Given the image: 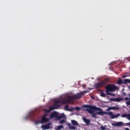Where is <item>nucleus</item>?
I'll return each instance as SVG.
<instances>
[{
	"instance_id": "1",
	"label": "nucleus",
	"mask_w": 130,
	"mask_h": 130,
	"mask_svg": "<svg viewBox=\"0 0 130 130\" xmlns=\"http://www.w3.org/2000/svg\"><path fill=\"white\" fill-rule=\"evenodd\" d=\"M85 108H87L86 109V111L88 112V113H90V114H92L93 116H96V114L93 113L94 112V111L95 110H99V111L96 112L97 114L98 115H103L104 114H108L111 116V119H113L114 118H117L119 116H120V114L118 113L116 115L113 114V113L112 112H104L102 111V109L100 108H97L94 106H91L90 105H84L83 106Z\"/></svg>"
},
{
	"instance_id": "2",
	"label": "nucleus",
	"mask_w": 130,
	"mask_h": 130,
	"mask_svg": "<svg viewBox=\"0 0 130 130\" xmlns=\"http://www.w3.org/2000/svg\"><path fill=\"white\" fill-rule=\"evenodd\" d=\"M87 93L86 91H81L77 94H74L73 95H68L66 99H62V104H68V103H72L73 100L81 99L84 94Z\"/></svg>"
},
{
	"instance_id": "3",
	"label": "nucleus",
	"mask_w": 130,
	"mask_h": 130,
	"mask_svg": "<svg viewBox=\"0 0 130 130\" xmlns=\"http://www.w3.org/2000/svg\"><path fill=\"white\" fill-rule=\"evenodd\" d=\"M105 89L107 95H111V93L109 92H115L116 90H118V87L114 84H108V85L105 87Z\"/></svg>"
},
{
	"instance_id": "4",
	"label": "nucleus",
	"mask_w": 130,
	"mask_h": 130,
	"mask_svg": "<svg viewBox=\"0 0 130 130\" xmlns=\"http://www.w3.org/2000/svg\"><path fill=\"white\" fill-rule=\"evenodd\" d=\"M109 81V80H108V79H105L102 81H100L98 83L95 84V87L96 88H101V87H102V86H103L104 85H106V84L108 83Z\"/></svg>"
},
{
	"instance_id": "5",
	"label": "nucleus",
	"mask_w": 130,
	"mask_h": 130,
	"mask_svg": "<svg viewBox=\"0 0 130 130\" xmlns=\"http://www.w3.org/2000/svg\"><path fill=\"white\" fill-rule=\"evenodd\" d=\"M127 83L130 84L129 79H124L123 81H122V80L121 79H119L117 81V84H118V85H121L122 84H124L125 85L127 84Z\"/></svg>"
},
{
	"instance_id": "6",
	"label": "nucleus",
	"mask_w": 130,
	"mask_h": 130,
	"mask_svg": "<svg viewBox=\"0 0 130 130\" xmlns=\"http://www.w3.org/2000/svg\"><path fill=\"white\" fill-rule=\"evenodd\" d=\"M58 117V113L57 112L54 111L52 113H51L50 115V119H52V118H55V120H56L57 117Z\"/></svg>"
},
{
	"instance_id": "7",
	"label": "nucleus",
	"mask_w": 130,
	"mask_h": 130,
	"mask_svg": "<svg viewBox=\"0 0 130 130\" xmlns=\"http://www.w3.org/2000/svg\"><path fill=\"white\" fill-rule=\"evenodd\" d=\"M49 121V119L46 118L45 117H42V121H38L36 122V124H39V123H46V122H48Z\"/></svg>"
},
{
	"instance_id": "8",
	"label": "nucleus",
	"mask_w": 130,
	"mask_h": 130,
	"mask_svg": "<svg viewBox=\"0 0 130 130\" xmlns=\"http://www.w3.org/2000/svg\"><path fill=\"white\" fill-rule=\"evenodd\" d=\"M62 104V100H57L54 102V106L56 107V109L58 108V107H60Z\"/></svg>"
},
{
	"instance_id": "9",
	"label": "nucleus",
	"mask_w": 130,
	"mask_h": 130,
	"mask_svg": "<svg viewBox=\"0 0 130 130\" xmlns=\"http://www.w3.org/2000/svg\"><path fill=\"white\" fill-rule=\"evenodd\" d=\"M110 101H113L114 102H120V101H122V100H123V99L122 98H112L110 99Z\"/></svg>"
},
{
	"instance_id": "10",
	"label": "nucleus",
	"mask_w": 130,
	"mask_h": 130,
	"mask_svg": "<svg viewBox=\"0 0 130 130\" xmlns=\"http://www.w3.org/2000/svg\"><path fill=\"white\" fill-rule=\"evenodd\" d=\"M123 123L122 122H117V123H112V126H121V125H123Z\"/></svg>"
},
{
	"instance_id": "11",
	"label": "nucleus",
	"mask_w": 130,
	"mask_h": 130,
	"mask_svg": "<svg viewBox=\"0 0 130 130\" xmlns=\"http://www.w3.org/2000/svg\"><path fill=\"white\" fill-rule=\"evenodd\" d=\"M50 125H51V123H49L46 125H42V127L43 129H49V128H50Z\"/></svg>"
},
{
	"instance_id": "12",
	"label": "nucleus",
	"mask_w": 130,
	"mask_h": 130,
	"mask_svg": "<svg viewBox=\"0 0 130 130\" xmlns=\"http://www.w3.org/2000/svg\"><path fill=\"white\" fill-rule=\"evenodd\" d=\"M61 118H66V115L64 113H61L59 116H58L56 120H59L61 119Z\"/></svg>"
},
{
	"instance_id": "13",
	"label": "nucleus",
	"mask_w": 130,
	"mask_h": 130,
	"mask_svg": "<svg viewBox=\"0 0 130 130\" xmlns=\"http://www.w3.org/2000/svg\"><path fill=\"white\" fill-rule=\"evenodd\" d=\"M83 121H84V122H85V123L87 125H89V124H90V122H91V121L89 119H88L86 118L85 117L83 118Z\"/></svg>"
},
{
	"instance_id": "14",
	"label": "nucleus",
	"mask_w": 130,
	"mask_h": 130,
	"mask_svg": "<svg viewBox=\"0 0 130 130\" xmlns=\"http://www.w3.org/2000/svg\"><path fill=\"white\" fill-rule=\"evenodd\" d=\"M71 122L73 125H76V126L79 125V123H78V122L75 120H72Z\"/></svg>"
},
{
	"instance_id": "15",
	"label": "nucleus",
	"mask_w": 130,
	"mask_h": 130,
	"mask_svg": "<svg viewBox=\"0 0 130 130\" xmlns=\"http://www.w3.org/2000/svg\"><path fill=\"white\" fill-rule=\"evenodd\" d=\"M68 125L70 129H76V127L72 126V124L71 123H69L68 124Z\"/></svg>"
},
{
	"instance_id": "16",
	"label": "nucleus",
	"mask_w": 130,
	"mask_h": 130,
	"mask_svg": "<svg viewBox=\"0 0 130 130\" xmlns=\"http://www.w3.org/2000/svg\"><path fill=\"white\" fill-rule=\"evenodd\" d=\"M29 117L31 119H34V116H35V113L33 112L29 114Z\"/></svg>"
},
{
	"instance_id": "17",
	"label": "nucleus",
	"mask_w": 130,
	"mask_h": 130,
	"mask_svg": "<svg viewBox=\"0 0 130 130\" xmlns=\"http://www.w3.org/2000/svg\"><path fill=\"white\" fill-rule=\"evenodd\" d=\"M54 109H57L55 106H54V105L53 106H51L50 107V111H52V110H54Z\"/></svg>"
},
{
	"instance_id": "18",
	"label": "nucleus",
	"mask_w": 130,
	"mask_h": 130,
	"mask_svg": "<svg viewBox=\"0 0 130 130\" xmlns=\"http://www.w3.org/2000/svg\"><path fill=\"white\" fill-rule=\"evenodd\" d=\"M69 109L70 106H69V105H66L64 108V110H66V111H69Z\"/></svg>"
},
{
	"instance_id": "19",
	"label": "nucleus",
	"mask_w": 130,
	"mask_h": 130,
	"mask_svg": "<svg viewBox=\"0 0 130 130\" xmlns=\"http://www.w3.org/2000/svg\"><path fill=\"white\" fill-rule=\"evenodd\" d=\"M64 122H66V120L62 119L59 121V123H60V124H63V123H64Z\"/></svg>"
},
{
	"instance_id": "20",
	"label": "nucleus",
	"mask_w": 130,
	"mask_h": 130,
	"mask_svg": "<svg viewBox=\"0 0 130 130\" xmlns=\"http://www.w3.org/2000/svg\"><path fill=\"white\" fill-rule=\"evenodd\" d=\"M112 110H119V108L116 107H112Z\"/></svg>"
},
{
	"instance_id": "21",
	"label": "nucleus",
	"mask_w": 130,
	"mask_h": 130,
	"mask_svg": "<svg viewBox=\"0 0 130 130\" xmlns=\"http://www.w3.org/2000/svg\"><path fill=\"white\" fill-rule=\"evenodd\" d=\"M129 115L128 114H123L121 116V117H126V116H129Z\"/></svg>"
},
{
	"instance_id": "22",
	"label": "nucleus",
	"mask_w": 130,
	"mask_h": 130,
	"mask_svg": "<svg viewBox=\"0 0 130 130\" xmlns=\"http://www.w3.org/2000/svg\"><path fill=\"white\" fill-rule=\"evenodd\" d=\"M74 110H75V108L71 107L69 110H68V111H74Z\"/></svg>"
},
{
	"instance_id": "23",
	"label": "nucleus",
	"mask_w": 130,
	"mask_h": 130,
	"mask_svg": "<svg viewBox=\"0 0 130 130\" xmlns=\"http://www.w3.org/2000/svg\"><path fill=\"white\" fill-rule=\"evenodd\" d=\"M47 116H48V113H45V114L43 115V116L42 117L46 118Z\"/></svg>"
},
{
	"instance_id": "24",
	"label": "nucleus",
	"mask_w": 130,
	"mask_h": 130,
	"mask_svg": "<svg viewBox=\"0 0 130 130\" xmlns=\"http://www.w3.org/2000/svg\"><path fill=\"white\" fill-rule=\"evenodd\" d=\"M101 96L102 97H105V96H106V94H105V93H104L103 92H101Z\"/></svg>"
},
{
	"instance_id": "25",
	"label": "nucleus",
	"mask_w": 130,
	"mask_h": 130,
	"mask_svg": "<svg viewBox=\"0 0 130 130\" xmlns=\"http://www.w3.org/2000/svg\"><path fill=\"white\" fill-rule=\"evenodd\" d=\"M81 110V108L79 107H76V108H74V110Z\"/></svg>"
},
{
	"instance_id": "26",
	"label": "nucleus",
	"mask_w": 130,
	"mask_h": 130,
	"mask_svg": "<svg viewBox=\"0 0 130 130\" xmlns=\"http://www.w3.org/2000/svg\"><path fill=\"white\" fill-rule=\"evenodd\" d=\"M44 111H45L47 113H49V112H50L51 111H50V110L49 109V110L45 109Z\"/></svg>"
},
{
	"instance_id": "27",
	"label": "nucleus",
	"mask_w": 130,
	"mask_h": 130,
	"mask_svg": "<svg viewBox=\"0 0 130 130\" xmlns=\"http://www.w3.org/2000/svg\"><path fill=\"white\" fill-rule=\"evenodd\" d=\"M126 104L127 106H129V105H130V101H128L126 102Z\"/></svg>"
},
{
	"instance_id": "28",
	"label": "nucleus",
	"mask_w": 130,
	"mask_h": 130,
	"mask_svg": "<svg viewBox=\"0 0 130 130\" xmlns=\"http://www.w3.org/2000/svg\"><path fill=\"white\" fill-rule=\"evenodd\" d=\"M101 128L102 130H105V129H106V128L105 127H103V126H102L101 127Z\"/></svg>"
},
{
	"instance_id": "29",
	"label": "nucleus",
	"mask_w": 130,
	"mask_h": 130,
	"mask_svg": "<svg viewBox=\"0 0 130 130\" xmlns=\"http://www.w3.org/2000/svg\"><path fill=\"white\" fill-rule=\"evenodd\" d=\"M125 125H126L127 126H129L130 122L126 123H125Z\"/></svg>"
},
{
	"instance_id": "30",
	"label": "nucleus",
	"mask_w": 130,
	"mask_h": 130,
	"mask_svg": "<svg viewBox=\"0 0 130 130\" xmlns=\"http://www.w3.org/2000/svg\"><path fill=\"white\" fill-rule=\"evenodd\" d=\"M127 77H129V76L127 75H124L122 76L123 79H124V78H126Z\"/></svg>"
},
{
	"instance_id": "31",
	"label": "nucleus",
	"mask_w": 130,
	"mask_h": 130,
	"mask_svg": "<svg viewBox=\"0 0 130 130\" xmlns=\"http://www.w3.org/2000/svg\"><path fill=\"white\" fill-rule=\"evenodd\" d=\"M129 99H130L129 98H125L124 99V100H125V101H126V100H129Z\"/></svg>"
},
{
	"instance_id": "32",
	"label": "nucleus",
	"mask_w": 130,
	"mask_h": 130,
	"mask_svg": "<svg viewBox=\"0 0 130 130\" xmlns=\"http://www.w3.org/2000/svg\"><path fill=\"white\" fill-rule=\"evenodd\" d=\"M112 110V107H110L108 108V110L109 111V110Z\"/></svg>"
},
{
	"instance_id": "33",
	"label": "nucleus",
	"mask_w": 130,
	"mask_h": 130,
	"mask_svg": "<svg viewBox=\"0 0 130 130\" xmlns=\"http://www.w3.org/2000/svg\"><path fill=\"white\" fill-rule=\"evenodd\" d=\"M127 119H129V120H130V116H127Z\"/></svg>"
},
{
	"instance_id": "34",
	"label": "nucleus",
	"mask_w": 130,
	"mask_h": 130,
	"mask_svg": "<svg viewBox=\"0 0 130 130\" xmlns=\"http://www.w3.org/2000/svg\"><path fill=\"white\" fill-rule=\"evenodd\" d=\"M123 95H124L125 96H126V93H125V92H123Z\"/></svg>"
},
{
	"instance_id": "35",
	"label": "nucleus",
	"mask_w": 130,
	"mask_h": 130,
	"mask_svg": "<svg viewBox=\"0 0 130 130\" xmlns=\"http://www.w3.org/2000/svg\"><path fill=\"white\" fill-rule=\"evenodd\" d=\"M129 77H130V76H129Z\"/></svg>"
}]
</instances>
